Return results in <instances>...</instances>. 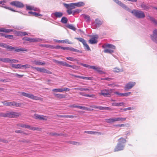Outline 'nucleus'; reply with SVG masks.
Segmentation results:
<instances>
[{"label": "nucleus", "mask_w": 157, "mask_h": 157, "mask_svg": "<svg viewBox=\"0 0 157 157\" xmlns=\"http://www.w3.org/2000/svg\"><path fill=\"white\" fill-rule=\"evenodd\" d=\"M113 1L125 10L132 13L136 17L142 18L145 17V14L142 11L136 10H131L128 7L118 0H113Z\"/></svg>", "instance_id": "nucleus-1"}, {"label": "nucleus", "mask_w": 157, "mask_h": 157, "mask_svg": "<svg viewBox=\"0 0 157 157\" xmlns=\"http://www.w3.org/2000/svg\"><path fill=\"white\" fill-rule=\"evenodd\" d=\"M118 142L114 148V152L123 150L125 147L124 144L126 142V140L124 139L121 138L118 139Z\"/></svg>", "instance_id": "nucleus-2"}, {"label": "nucleus", "mask_w": 157, "mask_h": 157, "mask_svg": "<svg viewBox=\"0 0 157 157\" xmlns=\"http://www.w3.org/2000/svg\"><path fill=\"white\" fill-rule=\"evenodd\" d=\"M0 46L3 48H5L9 50H11L15 49V51L17 52H21L27 51V50L25 48H16L15 49L14 47L10 46L4 43H0Z\"/></svg>", "instance_id": "nucleus-3"}, {"label": "nucleus", "mask_w": 157, "mask_h": 157, "mask_svg": "<svg viewBox=\"0 0 157 157\" xmlns=\"http://www.w3.org/2000/svg\"><path fill=\"white\" fill-rule=\"evenodd\" d=\"M0 46L3 48H5L9 50H11L15 49V51L17 52H21L27 51V50L25 48H16L15 49L14 47L10 46L4 43H0Z\"/></svg>", "instance_id": "nucleus-4"}, {"label": "nucleus", "mask_w": 157, "mask_h": 157, "mask_svg": "<svg viewBox=\"0 0 157 157\" xmlns=\"http://www.w3.org/2000/svg\"><path fill=\"white\" fill-rule=\"evenodd\" d=\"M19 93L23 96L27 97L33 100H40L41 101H43V99L42 98L35 96L31 94L27 93L22 92H19Z\"/></svg>", "instance_id": "nucleus-5"}, {"label": "nucleus", "mask_w": 157, "mask_h": 157, "mask_svg": "<svg viewBox=\"0 0 157 157\" xmlns=\"http://www.w3.org/2000/svg\"><path fill=\"white\" fill-rule=\"evenodd\" d=\"M2 102L6 106L20 107L21 106L23 105L22 103H19L14 101L7 102V101H2Z\"/></svg>", "instance_id": "nucleus-6"}, {"label": "nucleus", "mask_w": 157, "mask_h": 157, "mask_svg": "<svg viewBox=\"0 0 157 157\" xmlns=\"http://www.w3.org/2000/svg\"><path fill=\"white\" fill-rule=\"evenodd\" d=\"M53 61L55 63H56L58 64L59 65H62L63 66L71 67L76 70H78L79 68L77 66L70 65L65 62L59 61L55 59H53Z\"/></svg>", "instance_id": "nucleus-7"}, {"label": "nucleus", "mask_w": 157, "mask_h": 157, "mask_svg": "<svg viewBox=\"0 0 157 157\" xmlns=\"http://www.w3.org/2000/svg\"><path fill=\"white\" fill-rule=\"evenodd\" d=\"M113 89L109 90L105 89L101 90V92L99 93V95H102L105 97H110L111 96V93L113 92Z\"/></svg>", "instance_id": "nucleus-8"}, {"label": "nucleus", "mask_w": 157, "mask_h": 157, "mask_svg": "<svg viewBox=\"0 0 157 157\" xmlns=\"http://www.w3.org/2000/svg\"><path fill=\"white\" fill-rule=\"evenodd\" d=\"M20 113L13 111H7L6 112V117L15 118L19 116Z\"/></svg>", "instance_id": "nucleus-9"}, {"label": "nucleus", "mask_w": 157, "mask_h": 157, "mask_svg": "<svg viewBox=\"0 0 157 157\" xmlns=\"http://www.w3.org/2000/svg\"><path fill=\"white\" fill-rule=\"evenodd\" d=\"M17 126H20L22 128H28L30 130L34 131V130H37L39 129V128L37 127H32L30 125L25 124H17Z\"/></svg>", "instance_id": "nucleus-10"}, {"label": "nucleus", "mask_w": 157, "mask_h": 157, "mask_svg": "<svg viewBox=\"0 0 157 157\" xmlns=\"http://www.w3.org/2000/svg\"><path fill=\"white\" fill-rule=\"evenodd\" d=\"M10 4L13 6H15L18 8H21L24 6V5L23 3L21 2L17 1L12 2H10Z\"/></svg>", "instance_id": "nucleus-11"}, {"label": "nucleus", "mask_w": 157, "mask_h": 157, "mask_svg": "<svg viewBox=\"0 0 157 157\" xmlns=\"http://www.w3.org/2000/svg\"><path fill=\"white\" fill-rule=\"evenodd\" d=\"M75 39H77L79 41L81 42L83 44L84 47L85 48L87 49L88 51H91L90 49L89 45L87 44L86 40L82 38H75Z\"/></svg>", "instance_id": "nucleus-12"}, {"label": "nucleus", "mask_w": 157, "mask_h": 157, "mask_svg": "<svg viewBox=\"0 0 157 157\" xmlns=\"http://www.w3.org/2000/svg\"><path fill=\"white\" fill-rule=\"evenodd\" d=\"M63 16V13L61 12H55L51 14V17L54 19L60 18Z\"/></svg>", "instance_id": "nucleus-13"}, {"label": "nucleus", "mask_w": 157, "mask_h": 157, "mask_svg": "<svg viewBox=\"0 0 157 157\" xmlns=\"http://www.w3.org/2000/svg\"><path fill=\"white\" fill-rule=\"evenodd\" d=\"M152 40L157 44V29H155L153 31V33L151 35Z\"/></svg>", "instance_id": "nucleus-14"}, {"label": "nucleus", "mask_w": 157, "mask_h": 157, "mask_svg": "<svg viewBox=\"0 0 157 157\" xmlns=\"http://www.w3.org/2000/svg\"><path fill=\"white\" fill-rule=\"evenodd\" d=\"M136 82H129L126 84L124 87L125 90H128L131 89L136 85Z\"/></svg>", "instance_id": "nucleus-15"}, {"label": "nucleus", "mask_w": 157, "mask_h": 157, "mask_svg": "<svg viewBox=\"0 0 157 157\" xmlns=\"http://www.w3.org/2000/svg\"><path fill=\"white\" fill-rule=\"evenodd\" d=\"M23 40L26 41H29L30 42H40L42 40L41 39L36 38H32L29 37H24L23 38Z\"/></svg>", "instance_id": "nucleus-16"}, {"label": "nucleus", "mask_w": 157, "mask_h": 157, "mask_svg": "<svg viewBox=\"0 0 157 157\" xmlns=\"http://www.w3.org/2000/svg\"><path fill=\"white\" fill-rule=\"evenodd\" d=\"M98 38V35H95L89 40V43L91 44H97L98 42L97 39Z\"/></svg>", "instance_id": "nucleus-17"}, {"label": "nucleus", "mask_w": 157, "mask_h": 157, "mask_svg": "<svg viewBox=\"0 0 157 157\" xmlns=\"http://www.w3.org/2000/svg\"><path fill=\"white\" fill-rule=\"evenodd\" d=\"M102 48H109L112 49H115L116 48L115 46L112 44H105L102 46Z\"/></svg>", "instance_id": "nucleus-18"}, {"label": "nucleus", "mask_w": 157, "mask_h": 157, "mask_svg": "<svg viewBox=\"0 0 157 157\" xmlns=\"http://www.w3.org/2000/svg\"><path fill=\"white\" fill-rule=\"evenodd\" d=\"M54 41L57 42L58 43H63L68 44H73V43L72 42L70 41L68 39H66L63 40H54Z\"/></svg>", "instance_id": "nucleus-19"}, {"label": "nucleus", "mask_w": 157, "mask_h": 157, "mask_svg": "<svg viewBox=\"0 0 157 157\" xmlns=\"http://www.w3.org/2000/svg\"><path fill=\"white\" fill-rule=\"evenodd\" d=\"M91 69L95 70L100 74H101L104 73L101 70L100 68L97 66H92L91 67Z\"/></svg>", "instance_id": "nucleus-20"}, {"label": "nucleus", "mask_w": 157, "mask_h": 157, "mask_svg": "<svg viewBox=\"0 0 157 157\" xmlns=\"http://www.w3.org/2000/svg\"><path fill=\"white\" fill-rule=\"evenodd\" d=\"M103 21L99 20L98 18H97L95 20V25L96 27H98L100 26L102 24Z\"/></svg>", "instance_id": "nucleus-21"}, {"label": "nucleus", "mask_w": 157, "mask_h": 157, "mask_svg": "<svg viewBox=\"0 0 157 157\" xmlns=\"http://www.w3.org/2000/svg\"><path fill=\"white\" fill-rule=\"evenodd\" d=\"M125 103L123 102H113L111 104L112 106H124Z\"/></svg>", "instance_id": "nucleus-22"}, {"label": "nucleus", "mask_w": 157, "mask_h": 157, "mask_svg": "<svg viewBox=\"0 0 157 157\" xmlns=\"http://www.w3.org/2000/svg\"><path fill=\"white\" fill-rule=\"evenodd\" d=\"M64 6L67 9H74V4L73 3H71L70 4H67L66 3H63Z\"/></svg>", "instance_id": "nucleus-23"}, {"label": "nucleus", "mask_w": 157, "mask_h": 157, "mask_svg": "<svg viewBox=\"0 0 157 157\" xmlns=\"http://www.w3.org/2000/svg\"><path fill=\"white\" fill-rule=\"evenodd\" d=\"M82 17L85 19V21L87 22H89L90 21V16L88 15L83 14L82 15Z\"/></svg>", "instance_id": "nucleus-24"}, {"label": "nucleus", "mask_w": 157, "mask_h": 157, "mask_svg": "<svg viewBox=\"0 0 157 157\" xmlns=\"http://www.w3.org/2000/svg\"><path fill=\"white\" fill-rule=\"evenodd\" d=\"M141 8L144 10H148L150 9L151 6L148 5H146L144 3L142 4L141 5Z\"/></svg>", "instance_id": "nucleus-25"}, {"label": "nucleus", "mask_w": 157, "mask_h": 157, "mask_svg": "<svg viewBox=\"0 0 157 157\" xmlns=\"http://www.w3.org/2000/svg\"><path fill=\"white\" fill-rule=\"evenodd\" d=\"M54 95L56 97L59 99H62L65 98V96L63 94H54Z\"/></svg>", "instance_id": "nucleus-26"}, {"label": "nucleus", "mask_w": 157, "mask_h": 157, "mask_svg": "<svg viewBox=\"0 0 157 157\" xmlns=\"http://www.w3.org/2000/svg\"><path fill=\"white\" fill-rule=\"evenodd\" d=\"M74 4V7L75 8V7H80L83 6L84 5V3L82 2H80L77 3H73Z\"/></svg>", "instance_id": "nucleus-27"}, {"label": "nucleus", "mask_w": 157, "mask_h": 157, "mask_svg": "<svg viewBox=\"0 0 157 157\" xmlns=\"http://www.w3.org/2000/svg\"><path fill=\"white\" fill-rule=\"evenodd\" d=\"M32 68L33 69H35L36 70L40 72H44V68H40L33 67H32Z\"/></svg>", "instance_id": "nucleus-28"}, {"label": "nucleus", "mask_w": 157, "mask_h": 157, "mask_svg": "<svg viewBox=\"0 0 157 157\" xmlns=\"http://www.w3.org/2000/svg\"><path fill=\"white\" fill-rule=\"evenodd\" d=\"M13 31L12 29H6L5 28L0 29V32L5 33H10Z\"/></svg>", "instance_id": "nucleus-29"}, {"label": "nucleus", "mask_w": 157, "mask_h": 157, "mask_svg": "<svg viewBox=\"0 0 157 157\" xmlns=\"http://www.w3.org/2000/svg\"><path fill=\"white\" fill-rule=\"evenodd\" d=\"M0 61L5 63H10V59L9 58H0Z\"/></svg>", "instance_id": "nucleus-30"}, {"label": "nucleus", "mask_w": 157, "mask_h": 157, "mask_svg": "<svg viewBox=\"0 0 157 157\" xmlns=\"http://www.w3.org/2000/svg\"><path fill=\"white\" fill-rule=\"evenodd\" d=\"M68 50L74 52H79V53H82V52L80 50H78L75 49L72 47H69V49Z\"/></svg>", "instance_id": "nucleus-31"}, {"label": "nucleus", "mask_w": 157, "mask_h": 157, "mask_svg": "<svg viewBox=\"0 0 157 157\" xmlns=\"http://www.w3.org/2000/svg\"><path fill=\"white\" fill-rule=\"evenodd\" d=\"M84 132L85 133L90 134H95L97 133H98V134H101V133L99 132L92 131H84Z\"/></svg>", "instance_id": "nucleus-32"}, {"label": "nucleus", "mask_w": 157, "mask_h": 157, "mask_svg": "<svg viewBox=\"0 0 157 157\" xmlns=\"http://www.w3.org/2000/svg\"><path fill=\"white\" fill-rule=\"evenodd\" d=\"M66 27L74 31H75L76 29L73 25L71 24H67L66 25Z\"/></svg>", "instance_id": "nucleus-33"}, {"label": "nucleus", "mask_w": 157, "mask_h": 157, "mask_svg": "<svg viewBox=\"0 0 157 157\" xmlns=\"http://www.w3.org/2000/svg\"><path fill=\"white\" fill-rule=\"evenodd\" d=\"M33 63H34L36 65H43L45 64V63H42L41 62H40L39 61H37L36 60L34 61Z\"/></svg>", "instance_id": "nucleus-34"}, {"label": "nucleus", "mask_w": 157, "mask_h": 157, "mask_svg": "<svg viewBox=\"0 0 157 157\" xmlns=\"http://www.w3.org/2000/svg\"><path fill=\"white\" fill-rule=\"evenodd\" d=\"M105 50L104 51V52L105 53H109V54H111L114 52V51L110 49H106L105 48Z\"/></svg>", "instance_id": "nucleus-35"}, {"label": "nucleus", "mask_w": 157, "mask_h": 157, "mask_svg": "<svg viewBox=\"0 0 157 157\" xmlns=\"http://www.w3.org/2000/svg\"><path fill=\"white\" fill-rule=\"evenodd\" d=\"M0 34L6 38L12 39L13 38V36L12 35H7L3 33H1Z\"/></svg>", "instance_id": "nucleus-36"}, {"label": "nucleus", "mask_w": 157, "mask_h": 157, "mask_svg": "<svg viewBox=\"0 0 157 157\" xmlns=\"http://www.w3.org/2000/svg\"><path fill=\"white\" fill-rule=\"evenodd\" d=\"M113 71L114 72L118 73L123 72V70L122 69H119L117 67H115L113 69Z\"/></svg>", "instance_id": "nucleus-37"}, {"label": "nucleus", "mask_w": 157, "mask_h": 157, "mask_svg": "<svg viewBox=\"0 0 157 157\" xmlns=\"http://www.w3.org/2000/svg\"><path fill=\"white\" fill-rule=\"evenodd\" d=\"M12 67L14 68H21V64H12Z\"/></svg>", "instance_id": "nucleus-38"}, {"label": "nucleus", "mask_w": 157, "mask_h": 157, "mask_svg": "<svg viewBox=\"0 0 157 157\" xmlns=\"http://www.w3.org/2000/svg\"><path fill=\"white\" fill-rule=\"evenodd\" d=\"M2 5V6L6 9L9 10H10L12 11H13V12H17V11H16L15 10H14L13 9H12L11 8H10V7H9L7 6H6V5H5L4 3H3Z\"/></svg>", "instance_id": "nucleus-39"}, {"label": "nucleus", "mask_w": 157, "mask_h": 157, "mask_svg": "<svg viewBox=\"0 0 157 157\" xmlns=\"http://www.w3.org/2000/svg\"><path fill=\"white\" fill-rule=\"evenodd\" d=\"M106 122L108 123H112L115 121V118H109L106 119Z\"/></svg>", "instance_id": "nucleus-40"}, {"label": "nucleus", "mask_w": 157, "mask_h": 157, "mask_svg": "<svg viewBox=\"0 0 157 157\" xmlns=\"http://www.w3.org/2000/svg\"><path fill=\"white\" fill-rule=\"evenodd\" d=\"M67 19L65 17H62L61 20V22L64 24L67 23Z\"/></svg>", "instance_id": "nucleus-41"}, {"label": "nucleus", "mask_w": 157, "mask_h": 157, "mask_svg": "<svg viewBox=\"0 0 157 157\" xmlns=\"http://www.w3.org/2000/svg\"><path fill=\"white\" fill-rule=\"evenodd\" d=\"M60 117H66V118H73L74 117H76V116L72 115H60Z\"/></svg>", "instance_id": "nucleus-42"}, {"label": "nucleus", "mask_w": 157, "mask_h": 157, "mask_svg": "<svg viewBox=\"0 0 157 157\" xmlns=\"http://www.w3.org/2000/svg\"><path fill=\"white\" fill-rule=\"evenodd\" d=\"M52 91L56 92H62L63 90L62 88L54 89L52 90Z\"/></svg>", "instance_id": "nucleus-43"}, {"label": "nucleus", "mask_w": 157, "mask_h": 157, "mask_svg": "<svg viewBox=\"0 0 157 157\" xmlns=\"http://www.w3.org/2000/svg\"><path fill=\"white\" fill-rule=\"evenodd\" d=\"M126 118L122 117H117L115 118V121H123L126 120Z\"/></svg>", "instance_id": "nucleus-44"}, {"label": "nucleus", "mask_w": 157, "mask_h": 157, "mask_svg": "<svg viewBox=\"0 0 157 157\" xmlns=\"http://www.w3.org/2000/svg\"><path fill=\"white\" fill-rule=\"evenodd\" d=\"M91 107L95 109H98L99 110H102V106H101L92 105Z\"/></svg>", "instance_id": "nucleus-45"}, {"label": "nucleus", "mask_w": 157, "mask_h": 157, "mask_svg": "<svg viewBox=\"0 0 157 157\" xmlns=\"http://www.w3.org/2000/svg\"><path fill=\"white\" fill-rule=\"evenodd\" d=\"M47 119V117L46 116L44 115H41L39 120H45L46 121Z\"/></svg>", "instance_id": "nucleus-46"}, {"label": "nucleus", "mask_w": 157, "mask_h": 157, "mask_svg": "<svg viewBox=\"0 0 157 157\" xmlns=\"http://www.w3.org/2000/svg\"><path fill=\"white\" fill-rule=\"evenodd\" d=\"M33 16H35L36 17H41L42 15L38 13L34 12L33 13Z\"/></svg>", "instance_id": "nucleus-47"}, {"label": "nucleus", "mask_w": 157, "mask_h": 157, "mask_svg": "<svg viewBox=\"0 0 157 157\" xmlns=\"http://www.w3.org/2000/svg\"><path fill=\"white\" fill-rule=\"evenodd\" d=\"M33 6L26 5V9L27 10H33Z\"/></svg>", "instance_id": "nucleus-48"}, {"label": "nucleus", "mask_w": 157, "mask_h": 157, "mask_svg": "<svg viewBox=\"0 0 157 157\" xmlns=\"http://www.w3.org/2000/svg\"><path fill=\"white\" fill-rule=\"evenodd\" d=\"M66 59L71 61H76L77 60L75 58L71 57H67L66 58Z\"/></svg>", "instance_id": "nucleus-49"}, {"label": "nucleus", "mask_w": 157, "mask_h": 157, "mask_svg": "<svg viewBox=\"0 0 157 157\" xmlns=\"http://www.w3.org/2000/svg\"><path fill=\"white\" fill-rule=\"evenodd\" d=\"M135 109V107H129L127 108H125L123 109H121V110L123 111H127V110H129L131 109Z\"/></svg>", "instance_id": "nucleus-50"}, {"label": "nucleus", "mask_w": 157, "mask_h": 157, "mask_svg": "<svg viewBox=\"0 0 157 157\" xmlns=\"http://www.w3.org/2000/svg\"><path fill=\"white\" fill-rule=\"evenodd\" d=\"M80 64L85 67H87V68H90V69H91V67H92V66L89 65L87 64H83L82 63H81Z\"/></svg>", "instance_id": "nucleus-51"}, {"label": "nucleus", "mask_w": 157, "mask_h": 157, "mask_svg": "<svg viewBox=\"0 0 157 157\" xmlns=\"http://www.w3.org/2000/svg\"><path fill=\"white\" fill-rule=\"evenodd\" d=\"M104 110L111 111L112 110V109L110 107H102V110Z\"/></svg>", "instance_id": "nucleus-52"}, {"label": "nucleus", "mask_w": 157, "mask_h": 157, "mask_svg": "<svg viewBox=\"0 0 157 157\" xmlns=\"http://www.w3.org/2000/svg\"><path fill=\"white\" fill-rule=\"evenodd\" d=\"M94 90L92 88H83V91H92L93 90Z\"/></svg>", "instance_id": "nucleus-53"}, {"label": "nucleus", "mask_w": 157, "mask_h": 157, "mask_svg": "<svg viewBox=\"0 0 157 157\" xmlns=\"http://www.w3.org/2000/svg\"><path fill=\"white\" fill-rule=\"evenodd\" d=\"M83 79H86V80H91L92 79V78L91 77H84V76H81V78Z\"/></svg>", "instance_id": "nucleus-54"}, {"label": "nucleus", "mask_w": 157, "mask_h": 157, "mask_svg": "<svg viewBox=\"0 0 157 157\" xmlns=\"http://www.w3.org/2000/svg\"><path fill=\"white\" fill-rule=\"evenodd\" d=\"M44 73L48 74H52V72L48 70L45 69L44 68Z\"/></svg>", "instance_id": "nucleus-55"}, {"label": "nucleus", "mask_w": 157, "mask_h": 157, "mask_svg": "<svg viewBox=\"0 0 157 157\" xmlns=\"http://www.w3.org/2000/svg\"><path fill=\"white\" fill-rule=\"evenodd\" d=\"M33 10L38 12H40V10L39 8L35 7L34 6H33Z\"/></svg>", "instance_id": "nucleus-56"}, {"label": "nucleus", "mask_w": 157, "mask_h": 157, "mask_svg": "<svg viewBox=\"0 0 157 157\" xmlns=\"http://www.w3.org/2000/svg\"><path fill=\"white\" fill-rule=\"evenodd\" d=\"M44 47H46L48 48L52 49L53 45L49 44H45L44 46Z\"/></svg>", "instance_id": "nucleus-57"}, {"label": "nucleus", "mask_w": 157, "mask_h": 157, "mask_svg": "<svg viewBox=\"0 0 157 157\" xmlns=\"http://www.w3.org/2000/svg\"><path fill=\"white\" fill-rule=\"evenodd\" d=\"M41 115L35 113L34 114V118L36 119H39Z\"/></svg>", "instance_id": "nucleus-58"}, {"label": "nucleus", "mask_w": 157, "mask_h": 157, "mask_svg": "<svg viewBox=\"0 0 157 157\" xmlns=\"http://www.w3.org/2000/svg\"><path fill=\"white\" fill-rule=\"evenodd\" d=\"M149 20L153 22L154 23H155V22L156 21L155 20L153 17H151L150 16H148Z\"/></svg>", "instance_id": "nucleus-59"}, {"label": "nucleus", "mask_w": 157, "mask_h": 157, "mask_svg": "<svg viewBox=\"0 0 157 157\" xmlns=\"http://www.w3.org/2000/svg\"><path fill=\"white\" fill-rule=\"evenodd\" d=\"M0 117H6V113L0 112Z\"/></svg>", "instance_id": "nucleus-60"}, {"label": "nucleus", "mask_w": 157, "mask_h": 157, "mask_svg": "<svg viewBox=\"0 0 157 157\" xmlns=\"http://www.w3.org/2000/svg\"><path fill=\"white\" fill-rule=\"evenodd\" d=\"M62 46H60L59 45L54 46L53 45L52 49H61Z\"/></svg>", "instance_id": "nucleus-61"}, {"label": "nucleus", "mask_w": 157, "mask_h": 157, "mask_svg": "<svg viewBox=\"0 0 157 157\" xmlns=\"http://www.w3.org/2000/svg\"><path fill=\"white\" fill-rule=\"evenodd\" d=\"M131 94V92H127V93H123V97H124V96H125V97H127V96H129Z\"/></svg>", "instance_id": "nucleus-62"}, {"label": "nucleus", "mask_w": 157, "mask_h": 157, "mask_svg": "<svg viewBox=\"0 0 157 157\" xmlns=\"http://www.w3.org/2000/svg\"><path fill=\"white\" fill-rule=\"evenodd\" d=\"M72 9H69L67 10V12L69 14H71L73 13V11L71 10Z\"/></svg>", "instance_id": "nucleus-63"}, {"label": "nucleus", "mask_w": 157, "mask_h": 157, "mask_svg": "<svg viewBox=\"0 0 157 157\" xmlns=\"http://www.w3.org/2000/svg\"><path fill=\"white\" fill-rule=\"evenodd\" d=\"M80 10L78 9L75 10L73 11V14L74 15L76 13H78L80 12Z\"/></svg>", "instance_id": "nucleus-64"}]
</instances>
